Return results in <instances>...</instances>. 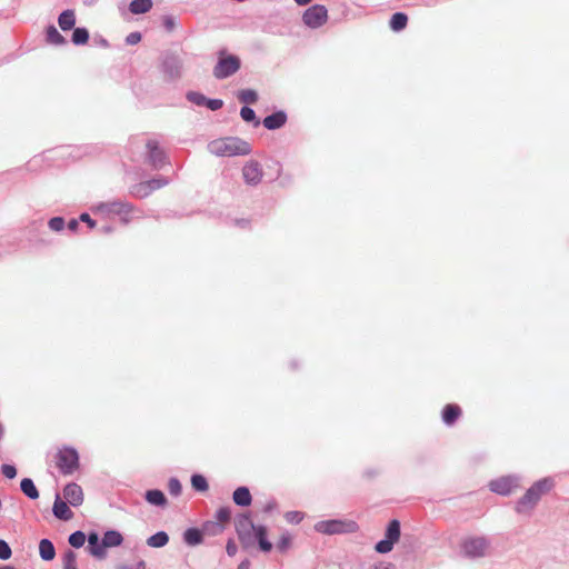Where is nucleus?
<instances>
[{
	"label": "nucleus",
	"instance_id": "f257e3e1",
	"mask_svg": "<svg viewBox=\"0 0 569 569\" xmlns=\"http://www.w3.org/2000/svg\"><path fill=\"white\" fill-rule=\"evenodd\" d=\"M208 150L217 157L247 156L251 152V146L238 137H226L210 141Z\"/></svg>",
	"mask_w": 569,
	"mask_h": 569
},
{
	"label": "nucleus",
	"instance_id": "f03ea898",
	"mask_svg": "<svg viewBox=\"0 0 569 569\" xmlns=\"http://www.w3.org/2000/svg\"><path fill=\"white\" fill-rule=\"evenodd\" d=\"M551 488L552 482L549 479H542L533 483L517 502V511L527 512L531 510L540 498L549 492Z\"/></svg>",
	"mask_w": 569,
	"mask_h": 569
},
{
	"label": "nucleus",
	"instance_id": "7ed1b4c3",
	"mask_svg": "<svg viewBox=\"0 0 569 569\" xmlns=\"http://www.w3.org/2000/svg\"><path fill=\"white\" fill-rule=\"evenodd\" d=\"M133 211V206L127 201L113 200L109 202H99L92 207L94 214H100L104 218L111 216H119L123 223H129V214Z\"/></svg>",
	"mask_w": 569,
	"mask_h": 569
},
{
	"label": "nucleus",
	"instance_id": "20e7f679",
	"mask_svg": "<svg viewBox=\"0 0 569 569\" xmlns=\"http://www.w3.org/2000/svg\"><path fill=\"white\" fill-rule=\"evenodd\" d=\"M359 529L356 521L349 519L321 520L315 525V530L323 535L353 533Z\"/></svg>",
	"mask_w": 569,
	"mask_h": 569
},
{
	"label": "nucleus",
	"instance_id": "39448f33",
	"mask_svg": "<svg viewBox=\"0 0 569 569\" xmlns=\"http://www.w3.org/2000/svg\"><path fill=\"white\" fill-rule=\"evenodd\" d=\"M218 56V61L212 71L216 79L222 80L239 71L241 67L239 57L234 54H227L226 50H220Z\"/></svg>",
	"mask_w": 569,
	"mask_h": 569
},
{
	"label": "nucleus",
	"instance_id": "423d86ee",
	"mask_svg": "<svg viewBox=\"0 0 569 569\" xmlns=\"http://www.w3.org/2000/svg\"><path fill=\"white\" fill-rule=\"evenodd\" d=\"M161 71L168 81H177L183 73V60L174 52H167L161 60Z\"/></svg>",
	"mask_w": 569,
	"mask_h": 569
},
{
	"label": "nucleus",
	"instance_id": "0eeeda50",
	"mask_svg": "<svg viewBox=\"0 0 569 569\" xmlns=\"http://www.w3.org/2000/svg\"><path fill=\"white\" fill-rule=\"evenodd\" d=\"M401 536L400 521L397 519L391 520L386 529L385 539L376 543L375 550L378 553H388L393 549V546L399 541Z\"/></svg>",
	"mask_w": 569,
	"mask_h": 569
},
{
	"label": "nucleus",
	"instance_id": "6e6552de",
	"mask_svg": "<svg viewBox=\"0 0 569 569\" xmlns=\"http://www.w3.org/2000/svg\"><path fill=\"white\" fill-rule=\"evenodd\" d=\"M56 463L61 473L71 475L79 467V455L73 448H63L56 456Z\"/></svg>",
	"mask_w": 569,
	"mask_h": 569
},
{
	"label": "nucleus",
	"instance_id": "1a4fd4ad",
	"mask_svg": "<svg viewBox=\"0 0 569 569\" xmlns=\"http://www.w3.org/2000/svg\"><path fill=\"white\" fill-rule=\"evenodd\" d=\"M258 526H254L251 521L250 517L247 515H242L237 519L236 529L244 548L251 547L254 545L253 535L256 533V529Z\"/></svg>",
	"mask_w": 569,
	"mask_h": 569
},
{
	"label": "nucleus",
	"instance_id": "9d476101",
	"mask_svg": "<svg viewBox=\"0 0 569 569\" xmlns=\"http://www.w3.org/2000/svg\"><path fill=\"white\" fill-rule=\"evenodd\" d=\"M328 19V11L325 6L315 4L308 8L302 17L306 26L312 29H317L325 24Z\"/></svg>",
	"mask_w": 569,
	"mask_h": 569
},
{
	"label": "nucleus",
	"instance_id": "9b49d317",
	"mask_svg": "<svg viewBox=\"0 0 569 569\" xmlns=\"http://www.w3.org/2000/svg\"><path fill=\"white\" fill-rule=\"evenodd\" d=\"M147 161L153 169H161L167 163L166 152L156 140L147 142Z\"/></svg>",
	"mask_w": 569,
	"mask_h": 569
},
{
	"label": "nucleus",
	"instance_id": "f8f14e48",
	"mask_svg": "<svg viewBox=\"0 0 569 569\" xmlns=\"http://www.w3.org/2000/svg\"><path fill=\"white\" fill-rule=\"evenodd\" d=\"M242 177L247 184H259L263 177L261 164L256 160L248 161L242 168Z\"/></svg>",
	"mask_w": 569,
	"mask_h": 569
},
{
	"label": "nucleus",
	"instance_id": "ddd939ff",
	"mask_svg": "<svg viewBox=\"0 0 569 569\" xmlns=\"http://www.w3.org/2000/svg\"><path fill=\"white\" fill-rule=\"evenodd\" d=\"M489 546L483 538L471 537L465 541V555L477 558L487 555Z\"/></svg>",
	"mask_w": 569,
	"mask_h": 569
},
{
	"label": "nucleus",
	"instance_id": "4468645a",
	"mask_svg": "<svg viewBox=\"0 0 569 569\" xmlns=\"http://www.w3.org/2000/svg\"><path fill=\"white\" fill-rule=\"evenodd\" d=\"M489 488L495 493L507 496L518 488V483L516 478L507 476L490 481Z\"/></svg>",
	"mask_w": 569,
	"mask_h": 569
},
{
	"label": "nucleus",
	"instance_id": "2eb2a0df",
	"mask_svg": "<svg viewBox=\"0 0 569 569\" xmlns=\"http://www.w3.org/2000/svg\"><path fill=\"white\" fill-rule=\"evenodd\" d=\"M66 502L72 507H79L83 502V491L81 487L74 482L68 483L63 489Z\"/></svg>",
	"mask_w": 569,
	"mask_h": 569
},
{
	"label": "nucleus",
	"instance_id": "dca6fc26",
	"mask_svg": "<svg viewBox=\"0 0 569 569\" xmlns=\"http://www.w3.org/2000/svg\"><path fill=\"white\" fill-rule=\"evenodd\" d=\"M287 121V114L283 111L273 112L270 116H267L262 123L268 130H276L284 126Z\"/></svg>",
	"mask_w": 569,
	"mask_h": 569
},
{
	"label": "nucleus",
	"instance_id": "f3484780",
	"mask_svg": "<svg viewBox=\"0 0 569 569\" xmlns=\"http://www.w3.org/2000/svg\"><path fill=\"white\" fill-rule=\"evenodd\" d=\"M52 511L53 515L61 520H70L73 517V512L68 507V503L62 501L59 495L56 496Z\"/></svg>",
	"mask_w": 569,
	"mask_h": 569
},
{
	"label": "nucleus",
	"instance_id": "a211bd4d",
	"mask_svg": "<svg viewBox=\"0 0 569 569\" xmlns=\"http://www.w3.org/2000/svg\"><path fill=\"white\" fill-rule=\"evenodd\" d=\"M101 539L106 549L119 547L123 542L122 535L117 530H107Z\"/></svg>",
	"mask_w": 569,
	"mask_h": 569
},
{
	"label": "nucleus",
	"instance_id": "6ab92c4d",
	"mask_svg": "<svg viewBox=\"0 0 569 569\" xmlns=\"http://www.w3.org/2000/svg\"><path fill=\"white\" fill-rule=\"evenodd\" d=\"M254 542L258 541L259 548L263 552H269L272 549V543L267 539V528L258 526L253 535Z\"/></svg>",
	"mask_w": 569,
	"mask_h": 569
},
{
	"label": "nucleus",
	"instance_id": "aec40b11",
	"mask_svg": "<svg viewBox=\"0 0 569 569\" xmlns=\"http://www.w3.org/2000/svg\"><path fill=\"white\" fill-rule=\"evenodd\" d=\"M232 499L240 507H248L252 501L251 493L247 487L237 488L233 491Z\"/></svg>",
	"mask_w": 569,
	"mask_h": 569
},
{
	"label": "nucleus",
	"instance_id": "412c9836",
	"mask_svg": "<svg viewBox=\"0 0 569 569\" xmlns=\"http://www.w3.org/2000/svg\"><path fill=\"white\" fill-rule=\"evenodd\" d=\"M58 23L63 31L73 29L76 24L74 11L70 9L62 11L58 18Z\"/></svg>",
	"mask_w": 569,
	"mask_h": 569
},
{
	"label": "nucleus",
	"instance_id": "4be33fe9",
	"mask_svg": "<svg viewBox=\"0 0 569 569\" xmlns=\"http://www.w3.org/2000/svg\"><path fill=\"white\" fill-rule=\"evenodd\" d=\"M144 498L152 506L164 507L167 505L164 493L158 489L148 490Z\"/></svg>",
	"mask_w": 569,
	"mask_h": 569
},
{
	"label": "nucleus",
	"instance_id": "5701e85b",
	"mask_svg": "<svg viewBox=\"0 0 569 569\" xmlns=\"http://www.w3.org/2000/svg\"><path fill=\"white\" fill-rule=\"evenodd\" d=\"M39 553L44 561L54 559L56 549L53 543L49 539H42L39 543Z\"/></svg>",
	"mask_w": 569,
	"mask_h": 569
},
{
	"label": "nucleus",
	"instance_id": "b1692460",
	"mask_svg": "<svg viewBox=\"0 0 569 569\" xmlns=\"http://www.w3.org/2000/svg\"><path fill=\"white\" fill-rule=\"evenodd\" d=\"M460 407L457 405H447L442 411V420L446 425H452L460 416Z\"/></svg>",
	"mask_w": 569,
	"mask_h": 569
},
{
	"label": "nucleus",
	"instance_id": "393cba45",
	"mask_svg": "<svg viewBox=\"0 0 569 569\" xmlns=\"http://www.w3.org/2000/svg\"><path fill=\"white\" fill-rule=\"evenodd\" d=\"M47 42L53 46H62L67 43L66 38L57 30L54 26H49L46 32Z\"/></svg>",
	"mask_w": 569,
	"mask_h": 569
},
{
	"label": "nucleus",
	"instance_id": "a878e982",
	"mask_svg": "<svg viewBox=\"0 0 569 569\" xmlns=\"http://www.w3.org/2000/svg\"><path fill=\"white\" fill-rule=\"evenodd\" d=\"M152 4V0H132L129 4V10L133 14H141L148 12Z\"/></svg>",
	"mask_w": 569,
	"mask_h": 569
},
{
	"label": "nucleus",
	"instance_id": "bb28decb",
	"mask_svg": "<svg viewBox=\"0 0 569 569\" xmlns=\"http://www.w3.org/2000/svg\"><path fill=\"white\" fill-rule=\"evenodd\" d=\"M169 541V536L164 531H158L147 539V545L151 548H162Z\"/></svg>",
	"mask_w": 569,
	"mask_h": 569
},
{
	"label": "nucleus",
	"instance_id": "cd10ccee",
	"mask_svg": "<svg viewBox=\"0 0 569 569\" xmlns=\"http://www.w3.org/2000/svg\"><path fill=\"white\" fill-rule=\"evenodd\" d=\"M202 532L196 528H189L183 533V540L189 546H197L202 542Z\"/></svg>",
	"mask_w": 569,
	"mask_h": 569
},
{
	"label": "nucleus",
	"instance_id": "c85d7f7f",
	"mask_svg": "<svg viewBox=\"0 0 569 569\" xmlns=\"http://www.w3.org/2000/svg\"><path fill=\"white\" fill-rule=\"evenodd\" d=\"M21 491L30 499H37L39 491L30 478H23L20 482Z\"/></svg>",
	"mask_w": 569,
	"mask_h": 569
},
{
	"label": "nucleus",
	"instance_id": "c756f323",
	"mask_svg": "<svg viewBox=\"0 0 569 569\" xmlns=\"http://www.w3.org/2000/svg\"><path fill=\"white\" fill-rule=\"evenodd\" d=\"M408 22V17L403 12H396L392 14L390 19V28L393 31H401L406 28Z\"/></svg>",
	"mask_w": 569,
	"mask_h": 569
},
{
	"label": "nucleus",
	"instance_id": "7c9ffc66",
	"mask_svg": "<svg viewBox=\"0 0 569 569\" xmlns=\"http://www.w3.org/2000/svg\"><path fill=\"white\" fill-rule=\"evenodd\" d=\"M87 551L98 560H104L108 556L107 549L102 546V539L91 546H87Z\"/></svg>",
	"mask_w": 569,
	"mask_h": 569
},
{
	"label": "nucleus",
	"instance_id": "2f4dec72",
	"mask_svg": "<svg viewBox=\"0 0 569 569\" xmlns=\"http://www.w3.org/2000/svg\"><path fill=\"white\" fill-rule=\"evenodd\" d=\"M238 99L246 104H252L258 101V93L253 89H244L238 92Z\"/></svg>",
	"mask_w": 569,
	"mask_h": 569
},
{
	"label": "nucleus",
	"instance_id": "473e14b6",
	"mask_svg": "<svg viewBox=\"0 0 569 569\" xmlns=\"http://www.w3.org/2000/svg\"><path fill=\"white\" fill-rule=\"evenodd\" d=\"M130 193L136 198H147L150 193V189L147 184V181H142L131 187Z\"/></svg>",
	"mask_w": 569,
	"mask_h": 569
},
{
	"label": "nucleus",
	"instance_id": "72a5a7b5",
	"mask_svg": "<svg viewBox=\"0 0 569 569\" xmlns=\"http://www.w3.org/2000/svg\"><path fill=\"white\" fill-rule=\"evenodd\" d=\"M89 40V31L86 28H74L72 33V42L76 46L87 43Z\"/></svg>",
	"mask_w": 569,
	"mask_h": 569
},
{
	"label": "nucleus",
	"instance_id": "f704fd0d",
	"mask_svg": "<svg viewBox=\"0 0 569 569\" xmlns=\"http://www.w3.org/2000/svg\"><path fill=\"white\" fill-rule=\"evenodd\" d=\"M63 569H78L77 567V555L72 550H67L62 556Z\"/></svg>",
	"mask_w": 569,
	"mask_h": 569
},
{
	"label": "nucleus",
	"instance_id": "c9c22d12",
	"mask_svg": "<svg viewBox=\"0 0 569 569\" xmlns=\"http://www.w3.org/2000/svg\"><path fill=\"white\" fill-rule=\"evenodd\" d=\"M240 116L243 121L246 122H253L254 127H258L260 124V121L256 117V112L250 107H242L240 110Z\"/></svg>",
	"mask_w": 569,
	"mask_h": 569
},
{
	"label": "nucleus",
	"instance_id": "e433bc0d",
	"mask_svg": "<svg viewBox=\"0 0 569 569\" xmlns=\"http://www.w3.org/2000/svg\"><path fill=\"white\" fill-rule=\"evenodd\" d=\"M86 539H87V537H86L84 532L78 530L69 536V543L73 548H81L84 545Z\"/></svg>",
	"mask_w": 569,
	"mask_h": 569
},
{
	"label": "nucleus",
	"instance_id": "4c0bfd02",
	"mask_svg": "<svg viewBox=\"0 0 569 569\" xmlns=\"http://www.w3.org/2000/svg\"><path fill=\"white\" fill-rule=\"evenodd\" d=\"M186 98L196 106H204L207 101L206 96L197 91H188Z\"/></svg>",
	"mask_w": 569,
	"mask_h": 569
},
{
	"label": "nucleus",
	"instance_id": "58836bf2",
	"mask_svg": "<svg viewBox=\"0 0 569 569\" xmlns=\"http://www.w3.org/2000/svg\"><path fill=\"white\" fill-rule=\"evenodd\" d=\"M147 184L150 189V193H152L154 190L161 189L169 184V179L164 177L153 178L147 181Z\"/></svg>",
	"mask_w": 569,
	"mask_h": 569
},
{
	"label": "nucleus",
	"instance_id": "ea45409f",
	"mask_svg": "<svg viewBox=\"0 0 569 569\" xmlns=\"http://www.w3.org/2000/svg\"><path fill=\"white\" fill-rule=\"evenodd\" d=\"M191 485L197 491H206L208 490V482L206 478L201 475H193L191 477Z\"/></svg>",
	"mask_w": 569,
	"mask_h": 569
},
{
	"label": "nucleus",
	"instance_id": "a19ab883",
	"mask_svg": "<svg viewBox=\"0 0 569 569\" xmlns=\"http://www.w3.org/2000/svg\"><path fill=\"white\" fill-rule=\"evenodd\" d=\"M168 490L172 496H179L182 490L180 481L177 478H170L168 482Z\"/></svg>",
	"mask_w": 569,
	"mask_h": 569
},
{
	"label": "nucleus",
	"instance_id": "79ce46f5",
	"mask_svg": "<svg viewBox=\"0 0 569 569\" xmlns=\"http://www.w3.org/2000/svg\"><path fill=\"white\" fill-rule=\"evenodd\" d=\"M49 228L53 231H61L64 228V220L61 217H54L49 220Z\"/></svg>",
	"mask_w": 569,
	"mask_h": 569
},
{
	"label": "nucleus",
	"instance_id": "37998d69",
	"mask_svg": "<svg viewBox=\"0 0 569 569\" xmlns=\"http://www.w3.org/2000/svg\"><path fill=\"white\" fill-rule=\"evenodd\" d=\"M290 545H291V536L289 533H283L277 543V548L283 552L290 547Z\"/></svg>",
	"mask_w": 569,
	"mask_h": 569
},
{
	"label": "nucleus",
	"instance_id": "c03bdc74",
	"mask_svg": "<svg viewBox=\"0 0 569 569\" xmlns=\"http://www.w3.org/2000/svg\"><path fill=\"white\" fill-rule=\"evenodd\" d=\"M284 519L290 523H299L303 519V513L300 511H288Z\"/></svg>",
	"mask_w": 569,
	"mask_h": 569
},
{
	"label": "nucleus",
	"instance_id": "a18cd8bd",
	"mask_svg": "<svg viewBox=\"0 0 569 569\" xmlns=\"http://www.w3.org/2000/svg\"><path fill=\"white\" fill-rule=\"evenodd\" d=\"M12 551L7 541L0 540V559L7 560L11 557Z\"/></svg>",
	"mask_w": 569,
	"mask_h": 569
},
{
	"label": "nucleus",
	"instance_id": "49530a36",
	"mask_svg": "<svg viewBox=\"0 0 569 569\" xmlns=\"http://www.w3.org/2000/svg\"><path fill=\"white\" fill-rule=\"evenodd\" d=\"M1 472L2 475L8 479H13L17 476V469L12 465H2L1 466Z\"/></svg>",
	"mask_w": 569,
	"mask_h": 569
},
{
	"label": "nucleus",
	"instance_id": "de8ad7c7",
	"mask_svg": "<svg viewBox=\"0 0 569 569\" xmlns=\"http://www.w3.org/2000/svg\"><path fill=\"white\" fill-rule=\"evenodd\" d=\"M217 520L220 521V522H227L230 520V517H231V511L229 508L227 507H223V508H220L218 511H217Z\"/></svg>",
	"mask_w": 569,
	"mask_h": 569
},
{
	"label": "nucleus",
	"instance_id": "09e8293b",
	"mask_svg": "<svg viewBox=\"0 0 569 569\" xmlns=\"http://www.w3.org/2000/svg\"><path fill=\"white\" fill-rule=\"evenodd\" d=\"M208 109L216 111L222 108L223 101L220 99H208L204 104Z\"/></svg>",
	"mask_w": 569,
	"mask_h": 569
},
{
	"label": "nucleus",
	"instance_id": "8fccbe9b",
	"mask_svg": "<svg viewBox=\"0 0 569 569\" xmlns=\"http://www.w3.org/2000/svg\"><path fill=\"white\" fill-rule=\"evenodd\" d=\"M141 41V33L140 32H131L126 38V43L133 46Z\"/></svg>",
	"mask_w": 569,
	"mask_h": 569
},
{
	"label": "nucleus",
	"instance_id": "3c124183",
	"mask_svg": "<svg viewBox=\"0 0 569 569\" xmlns=\"http://www.w3.org/2000/svg\"><path fill=\"white\" fill-rule=\"evenodd\" d=\"M163 27H164V29H166L168 32L173 31V29H174V27H176V21H174L173 17H171V16H164V17H163Z\"/></svg>",
	"mask_w": 569,
	"mask_h": 569
},
{
	"label": "nucleus",
	"instance_id": "603ef678",
	"mask_svg": "<svg viewBox=\"0 0 569 569\" xmlns=\"http://www.w3.org/2000/svg\"><path fill=\"white\" fill-rule=\"evenodd\" d=\"M370 569H396L395 565L386 561H379L370 567Z\"/></svg>",
	"mask_w": 569,
	"mask_h": 569
},
{
	"label": "nucleus",
	"instance_id": "864d4df0",
	"mask_svg": "<svg viewBox=\"0 0 569 569\" xmlns=\"http://www.w3.org/2000/svg\"><path fill=\"white\" fill-rule=\"evenodd\" d=\"M80 221L86 222L90 228L96 227V221L91 219V217L88 213H81L79 217Z\"/></svg>",
	"mask_w": 569,
	"mask_h": 569
},
{
	"label": "nucleus",
	"instance_id": "5fc2aeb1",
	"mask_svg": "<svg viewBox=\"0 0 569 569\" xmlns=\"http://www.w3.org/2000/svg\"><path fill=\"white\" fill-rule=\"evenodd\" d=\"M226 551L230 557H233L237 553V545L232 540H229L226 547Z\"/></svg>",
	"mask_w": 569,
	"mask_h": 569
},
{
	"label": "nucleus",
	"instance_id": "6e6d98bb",
	"mask_svg": "<svg viewBox=\"0 0 569 569\" xmlns=\"http://www.w3.org/2000/svg\"><path fill=\"white\" fill-rule=\"evenodd\" d=\"M86 540H88V546H91L99 542L101 539L96 531H92L88 535V538Z\"/></svg>",
	"mask_w": 569,
	"mask_h": 569
},
{
	"label": "nucleus",
	"instance_id": "4d7b16f0",
	"mask_svg": "<svg viewBox=\"0 0 569 569\" xmlns=\"http://www.w3.org/2000/svg\"><path fill=\"white\" fill-rule=\"evenodd\" d=\"M78 226H79V222L76 219L70 220L69 223H68V228L71 231H76L78 229Z\"/></svg>",
	"mask_w": 569,
	"mask_h": 569
},
{
	"label": "nucleus",
	"instance_id": "13d9d810",
	"mask_svg": "<svg viewBox=\"0 0 569 569\" xmlns=\"http://www.w3.org/2000/svg\"><path fill=\"white\" fill-rule=\"evenodd\" d=\"M250 568V562L249 560H243L240 562V565L238 566V569H249Z\"/></svg>",
	"mask_w": 569,
	"mask_h": 569
},
{
	"label": "nucleus",
	"instance_id": "bf43d9fd",
	"mask_svg": "<svg viewBox=\"0 0 569 569\" xmlns=\"http://www.w3.org/2000/svg\"><path fill=\"white\" fill-rule=\"evenodd\" d=\"M297 4L299 6H307L309 4L312 0H295Z\"/></svg>",
	"mask_w": 569,
	"mask_h": 569
},
{
	"label": "nucleus",
	"instance_id": "052dcab7",
	"mask_svg": "<svg viewBox=\"0 0 569 569\" xmlns=\"http://www.w3.org/2000/svg\"><path fill=\"white\" fill-rule=\"evenodd\" d=\"M3 436H4V428H3V426L0 423V441L2 440Z\"/></svg>",
	"mask_w": 569,
	"mask_h": 569
},
{
	"label": "nucleus",
	"instance_id": "680f3d73",
	"mask_svg": "<svg viewBox=\"0 0 569 569\" xmlns=\"http://www.w3.org/2000/svg\"><path fill=\"white\" fill-rule=\"evenodd\" d=\"M111 231H112L111 227H104L103 228V232H106V233L111 232Z\"/></svg>",
	"mask_w": 569,
	"mask_h": 569
},
{
	"label": "nucleus",
	"instance_id": "e2e57ef3",
	"mask_svg": "<svg viewBox=\"0 0 569 569\" xmlns=\"http://www.w3.org/2000/svg\"><path fill=\"white\" fill-rule=\"evenodd\" d=\"M0 569H14V568L11 566H2V567H0Z\"/></svg>",
	"mask_w": 569,
	"mask_h": 569
},
{
	"label": "nucleus",
	"instance_id": "0e129e2a",
	"mask_svg": "<svg viewBox=\"0 0 569 569\" xmlns=\"http://www.w3.org/2000/svg\"><path fill=\"white\" fill-rule=\"evenodd\" d=\"M100 43H102L104 47H107V46H108V42H107V40H104V39L100 40Z\"/></svg>",
	"mask_w": 569,
	"mask_h": 569
},
{
	"label": "nucleus",
	"instance_id": "69168bd1",
	"mask_svg": "<svg viewBox=\"0 0 569 569\" xmlns=\"http://www.w3.org/2000/svg\"><path fill=\"white\" fill-rule=\"evenodd\" d=\"M239 223H241L242 226H244V224L247 223V221L241 220V221H239Z\"/></svg>",
	"mask_w": 569,
	"mask_h": 569
}]
</instances>
